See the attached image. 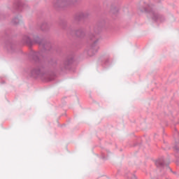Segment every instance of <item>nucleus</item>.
<instances>
[{
    "instance_id": "7ed1b4c3",
    "label": "nucleus",
    "mask_w": 179,
    "mask_h": 179,
    "mask_svg": "<svg viewBox=\"0 0 179 179\" xmlns=\"http://www.w3.org/2000/svg\"><path fill=\"white\" fill-rule=\"evenodd\" d=\"M62 2H64V1H62V0H59V3H62Z\"/></svg>"
},
{
    "instance_id": "20e7f679",
    "label": "nucleus",
    "mask_w": 179,
    "mask_h": 179,
    "mask_svg": "<svg viewBox=\"0 0 179 179\" xmlns=\"http://www.w3.org/2000/svg\"><path fill=\"white\" fill-rule=\"evenodd\" d=\"M73 1H76V0H73Z\"/></svg>"
},
{
    "instance_id": "f03ea898",
    "label": "nucleus",
    "mask_w": 179,
    "mask_h": 179,
    "mask_svg": "<svg viewBox=\"0 0 179 179\" xmlns=\"http://www.w3.org/2000/svg\"><path fill=\"white\" fill-rule=\"evenodd\" d=\"M174 149H176V150L179 151V148H178L177 145H176V146L174 147Z\"/></svg>"
},
{
    "instance_id": "f257e3e1",
    "label": "nucleus",
    "mask_w": 179,
    "mask_h": 179,
    "mask_svg": "<svg viewBox=\"0 0 179 179\" xmlns=\"http://www.w3.org/2000/svg\"><path fill=\"white\" fill-rule=\"evenodd\" d=\"M155 164L157 167H159L161 169H164V167H166V170L171 171V168H170V166L166 164V160H164V157H163L158 159L156 161Z\"/></svg>"
}]
</instances>
